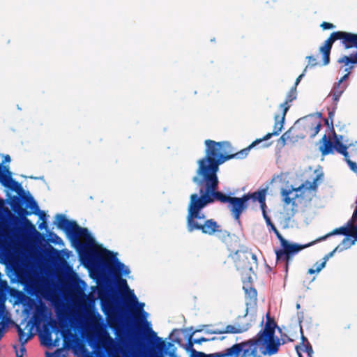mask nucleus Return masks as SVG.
<instances>
[{
  "label": "nucleus",
  "instance_id": "f257e3e1",
  "mask_svg": "<svg viewBox=\"0 0 357 357\" xmlns=\"http://www.w3.org/2000/svg\"><path fill=\"white\" fill-rule=\"evenodd\" d=\"M205 155L197 160V168L192 181L199 188V195L193 193L190 197L186 217L187 229L189 232L200 231L202 234L213 236L222 231L221 226L214 219H205L202 210L215 201L228 203V208L235 220L239 222L242 213L248 208L251 199L250 192L241 197H231L218 191L219 180L217 175L219 167L234 158H244L252 148H247L233 153L228 142H216L211 139L204 142Z\"/></svg>",
  "mask_w": 357,
  "mask_h": 357
},
{
  "label": "nucleus",
  "instance_id": "f03ea898",
  "mask_svg": "<svg viewBox=\"0 0 357 357\" xmlns=\"http://www.w3.org/2000/svg\"><path fill=\"white\" fill-rule=\"evenodd\" d=\"M54 223L59 229L66 232L82 257H91L98 254L95 240L87 228L79 227L75 221L68 220L63 214H56Z\"/></svg>",
  "mask_w": 357,
  "mask_h": 357
},
{
  "label": "nucleus",
  "instance_id": "7ed1b4c3",
  "mask_svg": "<svg viewBox=\"0 0 357 357\" xmlns=\"http://www.w3.org/2000/svg\"><path fill=\"white\" fill-rule=\"evenodd\" d=\"M280 344V340L275 338L274 335H256L248 340L234 344L230 352L238 355V357H258V349L262 346L264 348H260L261 354L272 356L278 352Z\"/></svg>",
  "mask_w": 357,
  "mask_h": 357
},
{
  "label": "nucleus",
  "instance_id": "20e7f679",
  "mask_svg": "<svg viewBox=\"0 0 357 357\" xmlns=\"http://www.w3.org/2000/svg\"><path fill=\"white\" fill-rule=\"evenodd\" d=\"M88 261L98 259L103 271L113 275L114 278L121 277V275H128L129 268L120 262L114 252L103 249L102 252L98 250V254L91 257H84Z\"/></svg>",
  "mask_w": 357,
  "mask_h": 357
},
{
  "label": "nucleus",
  "instance_id": "39448f33",
  "mask_svg": "<svg viewBox=\"0 0 357 357\" xmlns=\"http://www.w3.org/2000/svg\"><path fill=\"white\" fill-rule=\"evenodd\" d=\"M338 40L341 41L345 50L357 49V33L342 31L333 32L319 48V52L322 53L323 56L324 66L328 65L330 63V54L333 44Z\"/></svg>",
  "mask_w": 357,
  "mask_h": 357
},
{
  "label": "nucleus",
  "instance_id": "423d86ee",
  "mask_svg": "<svg viewBox=\"0 0 357 357\" xmlns=\"http://www.w3.org/2000/svg\"><path fill=\"white\" fill-rule=\"evenodd\" d=\"M275 235L280 243V248L275 250L276 261L278 264L282 263L284 264L286 272L288 271L289 266L297 253L317 242L316 240L307 244L299 245L295 243H290L286 240L279 231L275 233Z\"/></svg>",
  "mask_w": 357,
  "mask_h": 357
},
{
  "label": "nucleus",
  "instance_id": "0eeeda50",
  "mask_svg": "<svg viewBox=\"0 0 357 357\" xmlns=\"http://www.w3.org/2000/svg\"><path fill=\"white\" fill-rule=\"evenodd\" d=\"M275 235L280 243V248L275 250L276 261L278 264L282 263L284 264L286 272L288 271L289 266L297 253L317 242L316 240L307 244L299 245L295 243H290L286 240L279 231L275 233Z\"/></svg>",
  "mask_w": 357,
  "mask_h": 357
},
{
  "label": "nucleus",
  "instance_id": "6e6552de",
  "mask_svg": "<svg viewBox=\"0 0 357 357\" xmlns=\"http://www.w3.org/2000/svg\"><path fill=\"white\" fill-rule=\"evenodd\" d=\"M321 174H318L313 179L312 183H310L306 181L305 183H303L300 186L297 188L291 187L289 189H284L281 190L280 194L282 197V201L285 206L291 205V208L290 212L288 213L290 217H293L296 213L297 212V204L296 203V199L299 196H303L305 190H313L315 191L317 188V181L321 177Z\"/></svg>",
  "mask_w": 357,
  "mask_h": 357
},
{
  "label": "nucleus",
  "instance_id": "1a4fd4ad",
  "mask_svg": "<svg viewBox=\"0 0 357 357\" xmlns=\"http://www.w3.org/2000/svg\"><path fill=\"white\" fill-rule=\"evenodd\" d=\"M296 98V86H294L289 91V93L286 97L285 101L283 103L280 104L279 106V108L282 112V115L275 114L274 116L275 124L273 126V131L272 132L267 133L262 138L257 139L255 141H254L250 144V147H254L257 144H259L260 142L265 141V140H268L273 136H277L280 133V132L282 131L283 126H284L286 114L291 107L290 103Z\"/></svg>",
  "mask_w": 357,
  "mask_h": 357
},
{
  "label": "nucleus",
  "instance_id": "9d476101",
  "mask_svg": "<svg viewBox=\"0 0 357 357\" xmlns=\"http://www.w3.org/2000/svg\"><path fill=\"white\" fill-rule=\"evenodd\" d=\"M234 261L236 269L242 274L249 275L257 267V256L248 250H237Z\"/></svg>",
  "mask_w": 357,
  "mask_h": 357
},
{
  "label": "nucleus",
  "instance_id": "9b49d317",
  "mask_svg": "<svg viewBox=\"0 0 357 357\" xmlns=\"http://www.w3.org/2000/svg\"><path fill=\"white\" fill-rule=\"evenodd\" d=\"M117 282V286L119 289H123L128 291L127 296L124 298V307H121V311L123 314L127 312V309H130V312H132L131 307L135 305H138L136 309V312H142L144 316L146 312H144V303H139L137 296L135 295L132 291H131L128 285L127 281L121 277L115 278Z\"/></svg>",
  "mask_w": 357,
  "mask_h": 357
},
{
  "label": "nucleus",
  "instance_id": "f8f14e48",
  "mask_svg": "<svg viewBox=\"0 0 357 357\" xmlns=\"http://www.w3.org/2000/svg\"><path fill=\"white\" fill-rule=\"evenodd\" d=\"M357 220V207L354 210L352 218L349 220L347 225L344 227H341L339 228L335 229L331 232L326 234L324 236H321L317 239V241H321L326 239L328 237L335 235V234H342L347 236H351L357 241V226L354 225V222Z\"/></svg>",
  "mask_w": 357,
  "mask_h": 357
},
{
  "label": "nucleus",
  "instance_id": "ddd939ff",
  "mask_svg": "<svg viewBox=\"0 0 357 357\" xmlns=\"http://www.w3.org/2000/svg\"><path fill=\"white\" fill-rule=\"evenodd\" d=\"M24 199L27 203V206L32 210V211H28L26 208H22L19 204H14L12 208L20 216L24 218L25 225L29 226L31 229H35L33 225L27 218H26V216L31 215L33 213H37V211L39 210L38 206L33 197L31 196L24 197Z\"/></svg>",
  "mask_w": 357,
  "mask_h": 357
},
{
  "label": "nucleus",
  "instance_id": "4468645a",
  "mask_svg": "<svg viewBox=\"0 0 357 357\" xmlns=\"http://www.w3.org/2000/svg\"><path fill=\"white\" fill-rule=\"evenodd\" d=\"M337 62L346 66L344 70L346 74L337 82L340 84H343L342 82L349 77L351 70L354 68V65L357 64V52L349 56H342L338 59Z\"/></svg>",
  "mask_w": 357,
  "mask_h": 357
},
{
  "label": "nucleus",
  "instance_id": "2eb2a0df",
  "mask_svg": "<svg viewBox=\"0 0 357 357\" xmlns=\"http://www.w3.org/2000/svg\"><path fill=\"white\" fill-rule=\"evenodd\" d=\"M250 328L249 324L241 325L237 324L236 325H227L224 330H215L208 332L211 334H223V333H231L238 334L245 332Z\"/></svg>",
  "mask_w": 357,
  "mask_h": 357
},
{
  "label": "nucleus",
  "instance_id": "dca6fc26",
  "mask_svg": "<svg viewBox=\"0 0 357 357\" xmlns=\"http://www.w3.org/2000/svg\"><path fill=\"white\" fill-rule=\"evenodd\" d=\"M266 321L263 330L259 331V332L257 334V335H268L270 336L275 335V328L277 327V324L274 321V319L272 318L268 312L266 315Z\"/></svg>",
  "mask_w": 357,
  "mask_h": 357
},
{
  "label": "nucleus",
  "instance_id": "f3484780",
  "mask_svg": "<svg viewBox=\"0 0 357 357\" xmlns=\"http://www.w3.org/2000/svg\"><path fill=\"white\" fill-rule=\"evenodd\" d=\"M268 188L261 189L257 192H250L251 199L253 202L258 201L260 204V206L264 213V211H266V195L267 192Z\"/></svg>",
  "mask_w": 357,
  "mask_h": 357
},
{
  "label": "nucleus",
  "instance_id": "a211bd4d",
  "mask_svg": "<svg viewBox=\"0 0 357 357\" xmlns=\"http://www.w3.org/2000/svg\"><path fill=\"white\" fill-rule=\"evenodd\" d=\"M321 142H322V144L319 146V151L322 155H326L333 153L335 142L333 143L329 137L324 135L322 137Z\"/></svg>",
  "mask_w": 357,
  "mask_h": 357
},
{
  "label": "nucleus",
  "instance_id": "6ab92c4d",
  "mask_svg": "<svg viewBox=\"0 0 357 357\" xmlns=\"http://www.w3.org/2000/svg\"><path fill=\"white\" fill-rule=\"evenodd\" d=\"M347 86V85L346 84H340V82H337L333 88L330 95L333 96V100L335 102V106L337 105V102L346 89Z\"/></svg>",
  "mask_w": 357,
  "mask_h": 357
},
{
  "label": "nucleus",
  "instance_id": "aec40b11",
  "mask_svg": "<svg viewBox=\"0 0 357 357\" xmlns=\"http://www.w3.org/2000/svg\"><path fill=\"white\" fill-rule=\"evenodd\" d=\"M257 292L255 288L245 289V303L247 306L255 305L257 301Z\"/></svg>",
  "mask_w": 357,
  "mask_h": 357
},
{
  "label": "nucleus",
  "instance_id": "412c9836",
  "mask_svg": "<svg viewBox=\"0 0 357 357\" xmlns=\"http://www.w3.org/2000/svg\"><path fill=\"white\" fill-rule=\"evenodd\" d=\"M232 346L225 350V352L215 353L211 354H206L203 352H196L195 357H238V355L231 354L230 350Z\"/></svg>",
  "mask_w": 357,
  "mask_h": 357
},
{
  "label": "nucleus",
  "instance_id": "4be33fe9",
  "mask_svg": "<svg viewBox=\"0 0 357 357\" xmlns=\"http://www.w3.org/2000/svg\"><path fill=\"white\" fill-rule=\"evenodd\" d=\"M321 127V125L320 122L307 125L306 128L309 130V137L314 138L320 131Z\"/></svg>",
  "mask_w": 357,
  "mask_h": 357
},
{
  "label": "nucleus",
  "instance_id": "5701e85b",
  "mask_svg": "<svg viewBox=\"0 0 357 357\" xmlns=\"http://www.w3.org/2000/svg\"><path fill=\"white\" fill-rule=\"evenodd\" d=\"M17 331L20 344H25L28 342V340L32 337L31 334L26 335L24 329H22L20 326H17Z\"/></svg>",
  "mask_w": 357,
  "mask_h": 357
},
{
  "label": "nucleus",
  "instance_id": "b1692460",
  "mask_svg": "<svg viewBox=\"0 0 357 357\" xmlns=\"http://www.w3.org/2000/svg\"><path fill=\"white\" fill-rule=\"evenodd\" d=\"M328 256H325L324 258H323V261L321 262L320 264H319L318 262H317L314 265V269H315V271L317 273H319V271H321L326 266V261H328Z\"/></svg>",
  "mask_w": 357,
  "mask_h": 357
},
{
  "label": "nucleus",
  "instance_id": "393cba45",
  "mask_svg": "<svg viewBox=\"0 0 357 357\" xmlns=\"http://www.w3.org/2000/svg\"><path fill=\"white\" fill-rule=\"evenodd\" d=\"M197 331H195L192 332V334L190 335L185 347V349L187 351H192L193 352H195V351L192 349L194 344H195V342H193L194 340L192 339V336Z\"/></svg>",
  "mask_w": 357,
  "mask_h": 357
},
{
  "label": "nucleus",
  "instance_id": "a878e982",
  "mask_svg": "<svg viewBox=\"0 0 357 357\" xmlns=\"http://www.w3.org/2000/svg\"><path fill=\"white\" fill-rule=\"evenodd\" d=\"M6 314H7V312H6V310L5 309V312L3 314V317L1 318V324H2V327L0 328V340L3 337V335H4V333H5V331H4V326H5V324H4V321L6 318Z\"/></svg>",
  "mask_w": 357,
  "mask_h": 357
},
{
  "label": "nucleus",
  "instance_id": "bb28decb",
  "mask_svg": "<svg viewBox=\"0 0 357 357\" xmlns=\"http://www.w3.org/2000/svg\"><path fill=\"white\" fill-rule=\"evenodd\" d=\"M193 340H194L193 342H195V344H201V343L205 342L215 340H217V338L215 337H213L211 338H206V337H202L200 338L193 339Z\"/></svg>",
  "mask_w": 357,
  "mask_h": 357
},
{
  "label": "nucleus",
  "instance_id": "cd10ccee",
  "mask_svg": "<svg viewBox=\"0 0 357 357\" xmlns=\"http://www.w3.org/2000/svg\"><path fill=\"white\" fill-rule=\"evenodd\" d=\"M306 59H308V65L305 67L304 71L307 70L309 66L313 67L317 65V59L313 56H307Z\"/></svg>",
  "mask_w": 357,
  "mask_h": 357
},
{
  "label": "nucleus",
  "instance_id": "c85d7f7f",
  "mask_svg": "<svg viewBox=\"0 0 357 357\" xmlns=\"http://www.w3.org/2000/svg\"><path fill=\"white\" fill-rule=\"evenodd\" d=\"M342 244L344 248H349L351 245L354 244V241H351L348 237H345L343 239Z\"/></svg>",
  "mask_w": 357,
  "mask_h": 357
},
{
  "label": "nucleus",
  "instance_id": "c756f323",
  "mask_svg": "<svg viewBox=\"0 0 357 357\" xmlns=\"http://www.w3.org/2000/svg\"><path fill=\"white\" fill-rule=\"evenodd\" d=\"M320 26L324 29V30H326V29H333L335 27V26L332 24V23H329V22H323Z\"/></svg>",
  "mask_w": 357,
  "mask_h": 357
},
{
  "label": "nucleus",
  "instance_id": "7c9ffc66",
  "mask_svg": "<svg viewBox=\"0 0 357 357\" xmlns=\"http://www.w3.org/2000/svg\"><path fill=\"white\" fill-rule=\"evenodd\" d=\"M26 354V349L24 344L20 345V351L16 350V356L17 357H23L24 354Z\"/></svg>",
  "mask_w": 357,
  "mask_h": 357
},
{
  "label": "nucleus",
  "instance_id": "2f4dec72",
  "mask_svg": "<svg viewBox=\"0 0 357 357\" xmlns=\"http://www.w3.org/2000/svg\"><path fill=\"white\" fill-rule=\"evenodd\" d=\"M303 345L305 347V349L303 350V351L307 353V354L309 355L313 352L312 347L308 341H307V342Z\"/></svg>",
  "mask_w": 357,
  "mask_h": 357
},
{
  "label": "nucleus",
  "instance_id": "473e14b6",
  "mask_svg": "<svg viewBox=\"0 0 357 357\" xmlns=\"http://www.w3.org/2000/svg\"><path fill=\"white\" fill-rule=\"evenodd\" d=\"M156 340L158 342V347L160 348H165V346H166L165 342L164 340H162V339L161 337H156Z\"/></svg>",
  "mask_w": 357,
  "mask_h": 357
},
{
  "label": "nucleus",
  "instance_id": "72a5a7b5",
  "mask_svg": "<svg viewBox=\"0 0 357 357\" xmlns=\"http://www.w3.org/2000/svg\"><path fill=\"white\" fill-rule=\"evenodd\" d=\"M263 217H264V220H266V222L268 226H269L271 224H273L270 217L267 215L266 211H264Z\"/></svg>",
  "mask_w": 357,
  "mask_h": 357
},
{
  "label": "nucleus",
  "instance_id": "f704fd0d",
  "mask_svg": "<svg viewBox=\"0 0 357 357\" xmlns=\"http://www.w3.org/2000/svg\"><path fill=\"white\" fill-rule=\"evenodd\" d=\"M45 340L47 341V342H45V344H47V345H51L52 344L51 333H46V335L45 337Z\"/></svg>",
  "mask_w": 357,
  "mask_h": 357
},
{
  "label": "nucleus",
  "instance_id": "c9c22d12",
  "mask_svg": "<svg viewBox=\"0 0 357 357\" xmlns=\"http://www.w3.org/2000/svg\"><path fill=\"white\" fill-rule=\"evenodd\" d=\"M334 113H335L334 111H331V112H328V119H330V120H331V129L333 131L334 130L333 121V118L334 116Z\"/></svg>",
  "mask_w": 357,
  "mask_h": 357
},
{
  "label": "nucleus",
  "instance_id": "e433bc0d",
  "mask_svg": "<svg viewBox=\"0 0 357 357\" xmlns=\"http://www.w3.org/2000/svg\"><path fill=\"white\" fill-rule=\"evenodd\" d=\"M36 214L38 215L40 218L43 220L46 219V213L45 211L38 210Z\"/></svg>",
  "mask_w": 357,
  "mask_h": 357
},
{
  "label": "nucleus",
  "instance_id": "4c0bfd02",
  "mask_svg": "<svg viewBox=\"0 0 357 357\" xmlns=\"http://www.w3.org/2000/svg\"><path fill=\"white\" fill-rule=\"evenodd\" d=\"M47 225L45 220H43V222L38 225V228L40 229H47Z\"/></svg>",
  "mask_w": 357,
  "mask_h": 357
},
{
  "label": "nucleus",
  "instance_id": "58836bf2",
  "mask_svg": "<svg viewBox=\"0 0 357 357\" xmlns=\"http://www.w3.org/2000/svg\"><path fill=\"white\" fill-rule=\"evenodd\" d=\"M301 340L303 344H305L307 340V339L303 335L302 328H301Z\"/></svg>",
  "mask_w": 357,
  "mask_h": 357
},
{
  "label": "nucleus",
  "instance_id": "ea45409f",
  "mask_svg": "<svg viewBox=\"0 0 357 357\" xmlns=\"http://www.w3.org/2000/svg\"><path fill=\"white\" fill-rule=\"evenodd\" d=\"M304 75L303 73H302L301 75H300L296 79V82H295V85L294 86H297V85L298 84V83L300 82L301 78L303 77V76Z\"/></svg>",
  "mask_w": 357,
  "mask_h": 357
},
{
  "label": "nucleus",
  "instance_id": "a19ab883",
  "mask_svg": "<svg viewBox=\"0 0 357 357\" xmlns=\"http://www.w3.org/2000/svg\"><path fill=\"white\" fill-rule=\"evenodd\" d=\"M339 246H337L332 252L328 253L326 256H328V258L332 257L334 252L338 249Z\"/></svg>",
  "mask_w": 357,
  "mask_h": 357
},
{
  "label": "nucleus",
  "instance_id": "79ce46f5",
  "mask_svg": "<svg viewBox=\"0 0 357 357\" xmlns=\"http://www.w3.org/2000/svg\"><path fill=\"white\" fill-rule=\"evenodd\" d=\"M271 227V230H273L274 231V233L275 234L277 231H278V229L275 227V226L273 225V224H271V225H269Z\"/></svg>",
  "mask_w": 357,
  "mask_h": 357
},
{
  "label": "nucleus",
  "instance_id": "37998d69",
  "mask_svg": "<svg viewBox=\"0 0 357 357\" xmlns=\"http://www.w3.org/2000/svg\"><path fill=\"white\" fill-rule=\"evenodd\" d=\"M325 123L329 127L331 128V120L330 119H325Z\"/></svg>",
  "mask_w": 357,
  "mask_h": 357
},
{
  "label": "nucleus",
  "instance_id": "c03bdc74",
  "mask_svg": "<svg viewBox=\"0 0 357 357\" xmlns=\"http://www.w3.org/2000/svg\"><path fill=\"white\" fill-rule=\"evenodd\" d=\"M316 273V271H315V269H314V268H310V269H308V271H307V273H308V274H310V275L314 274V273Z\"/></svg>",
  "mask_w": 357,
  "mask_h": 357
},
{
  "label": "nucleus",
  "instance_id": "a18cd8bd",
  "mask_svg": "<svg viewBox=\"0 0 357 357\" xmlns=\"http://www.w3.org/2000/svg\"><path fill=\"white\" fill-rule=\"evenodd\" d=\"M53 357H62L60 351L54 352Z\"/></svg>",
  "mask_w": 357,
  "mask_h": 357
},
{
  "label": "nucleus",
  "instance_id": "49530a36",
  "mask_svg": "<svg viewBox=\"0 0 357 357\" xmlns=\"http://www.w3.org/2000/svg\"><path fill=\"white\" fill-rule=\"evenodd\" d=\"M50 324L54 328L56 326V322L55 321H50Z\"/></svg>",
  "mask_w": 357,
  "mask_h": 357
},
{
  "label": "nucleus",
  "instance_id": "de8ad7c7",
  "mask_svg": "<svg viewBox=\"0 0 357 357\" xmlns=\"http://www.w3.org/2000/svg\"><path fill=\"white\" fill-rule=\"evenodd\" d=\"M351 328V324H349L347 325H346L345 326H344V330L346 331V330H349Z\"/></svg>",
  "mask_w": 357,
  "mask_h": 357
},
{
  "label": "nucleus",
  "instance_id": "09e8293b",
  "mask_svg": "<svg viewBox=\"0 0 357 357\" xmlns=\"http://www.w3.org/2000/svg\"><path fill=\"white\" fill-rule=\"evenodd\" d=\"M10 160V157L8 155H6L4 162H9Z\"/></svg>",
  "mask_w": 357,
  "mask_h": 357
},
{
  "label": "nucleus",
  "instance_id": "8fccbe9b",
  "mask_svg": "<svg viewBox=\"0 0 357 357\" xmlns=\"http://www.w3.org/2000/svg\"><path fill=\"white\" fill-rule=\"evenodd\" d=\"M280 139L284 142V135L280 137Z\"/></svg>",
  "mask_w": 357,
  "mask_h": 357
},
{
  "label": "nucleus",
  "instance_id": "3c124183",
  "mask_svg": "<svg viewBox=\"0 0 357 357\" xmlns=\"http://www.w3.org/2000/svg\"><path fill=\"white\" fill-rule=\"evenodd\" d=\"M152 333H153V335L154 336H155V337H156V334H155V333H154L153 331H152Z\"/></svg>",
  "mask_w": 357,
  "mask_h": 357
},
{
  "label": "nucleus",
  "instance_id": "603ef678",
  "mask_svg": "<svg viewBox=\"0 0 357 357\" xmlns=\"http://www.w3.org/2000/svg\"><path fill=\"white\" fill-rule=\"evenodd\" d=\"M54 235L55 236V237H56V238H59L58 237V236H56V234H54Z\"/></svg>",
  "mask_w": 357,
  "mask_h": 357
},
{
  "label": "nucleus",
  "instance_id": "864d4df0",
  "mask_svg": "<svg viewBox=\"0 0 357 357\" xmlns=\"http://www.w3.org/2000/svg\"><path fill=\"white\" fill-rule=\"evenodd\" d=\"M224 339H225V337H222L220 338V340H224Z\"/></svg>",
  "mask_w": 357,
  "mask_h": 357
},
{
  "label": "nucleus",
  "instance_id": "5fc2aeb1",
  "mask_svg": "<svg viewBox=\"0 0 357 357\" xmlns=\"http://www.w3.org/2000/svg\"><path fill=\"white\" fill-rule=\"evenodd\" d=\"M298 347H299L298 346H296V349L298 350Z\"/></svg>",
  "mask_w": 357,
  "mask_h": 357
}]
</instances>
